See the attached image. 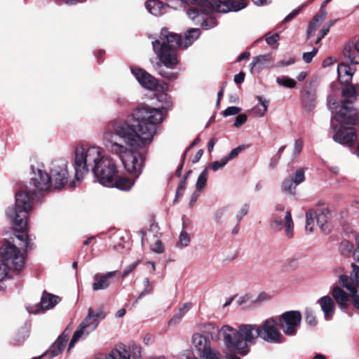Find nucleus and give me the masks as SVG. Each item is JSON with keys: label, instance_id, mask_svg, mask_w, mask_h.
Segmentation results:
<instances>
[{"label": "nucleus", "instance_id": "obj_49", "mask_svg": "<svg viewBox=\"0 0 359 359\" xmlns=\"http://www.w3.org/2000/svg\"><path fill=\"white\" fill-rule=\"evenodd\" d=\"M270 299L271 296L268 293L262 292L258 294L257 298L254 300V302L257 304H261L263 302L269 301Z\"/></svg>", "mask_w": 359, "mask_h": 359}, {"label": "nucleus", "instance_id": "obj_47", "mask_svg": "<svg viewBox=\"0 0 359 359\" xmlns=\"http://www.w3.org/2000/svg\"><path fill=\"white\" fill-rule=\"evenodd\" d=\"M140 261H136L127 266L123 271L122 277H127L132 271H133L140 264Z\"/></svg>", "mask_w": 359, "mask_h": 359}, {"label": "nucleus", "instance_id": "obj_13", "mask_svg": "<svg viewBox=\"0 0 359 359\" xmlns=\"http://www.w3.org/2000/svg\"><path fill=\"white\" fill-rule=\"evenodd\" d=\"M192 344L201 359H220V353L210 347V343L203 335L196 333L192 337Z\"/></svg>", "mask_w": 359, "mask_h": 359}, {"label": "nucleus", "instance_id": "obj_9", "mask_svg": "<svg viewBox=\"0 0 359 359\" xmlns=\"http://www.w3.org/2000/svg\"><path fill=\"white\" fill-rule=\"evenodd\" d=\"M277 318L271 317L264 320L259 325L260 338L264 341L280 344L284 341V337L278 329Z\"/></svg>", "mask_w": 359, "mask_h": 359}, {"label": "nucleus", "instance_id": "obj_57", "mask_svg": "<svg viewBox=\"0 0 359 359\" xmlns=\"http://www.w3.org/2000/svg\"><path fill=\"white\" fill-rule=\"evenodd\" d=\"M300 11V8L292 11L290 13H289L283 20V22L286 23L292 20L294 17H296Z\"/></svg>", "mask_w": 359, "mask_h": 359}, {"label": "nucleus", "instance_id": "obj_33", "mask_svg": "<svg viewBox=\"0 0 359 359\" xmlns=\"http://www.w3.org/2000/svg\"><path fill=\"white\" fill-rule=\"evenodd\" d=\"M276 83L285 88H293L295 87L297 82L293 79L290 78L287 76H280L276 78Z\"/></svg>", "mask_w": 359, "mask_h": 359}, {"label": "nucleus", "instance_id": "obj_29", "mask_svg": "<svg viewBox=\"0 0 359 359\" xmlns=\"http://www.w3.org/2000/svg\"><path fill=\"white\" fill-rule=\"evenodd\" d=\"M316 93L314 90H306L302 95V102L304 107L308 110H312L316 106Z\"/></svg>", "mask_w": 359, "mask_h": 359}, {"label": "nucleus", "instance_id": "obj_14", "mask_svg": "<svg viewBox=\"0 0 359 359\" xmlns=\"http://www.w3.org/2000/svg\"><path fill=\"white\" fill-rule=\"evenodd\" d=\"M212 11L220 13L215 8H212L210 11H205L203 6L201 8H191L187 11V14L190 19L196 20V24H200L205 29H208L216 27L217 25L215 18L208 17V15Z\"/></svg>", "mask_w": 359, "mask_h": 359}, {"label": "nucleus", "instance_id": "obj_10", "mask_svg": "<svg viewBox=\"0 0 359 359\" xmlns=\"http://www.w3.org/2000/svg\"><path fill=\"white\" fill-rule=\"evenodd\" d=\"M302 314L299 311H288L277 318L278 323L283 333L290 337L297 334L302 322Z\"/></svg>", "mask_w": 359, "mask_h": 359}, {"label": "nucleus", "instance_id": "obj_52", "mask_svg": "<svg viewBox=\"0 0 359 359\" xmlns=\"http://www.w3.org/2000/svg\"><path fill=\"white\" fill-rule=\"evenodd\" d=\"M317 52H318V49L314 48L312 50V51L304 53L302 56L303 60L306 63L311 62L312 61V59L313 58V57L317 54Z\"/></svg>", "mask_w": 359, "mask_h": 359}, {"label": "nucleus", "instance_id": "obj_15", "mask_svg": "<svg viewBox=\"0 0 359 359\" xmlns=\"http://www.w3.org/2000/svg\"><path fill=\"white\" fill-rule=\"evenodd\" d=\"M32 169L34 176L32 177L30 184H32L39 191H50L53 187L50 175L41 168H35L32 165Z\"/></svg>", "mask_w": 359, "mask_h": 359}, {"label": "nucleus", "instance_id": "obj_4", "mask_svg": "<svg viewBox=\"0 0 359 359\" xmlns=\"http://www.w3.org/2000/svg\"><path fill=\"white\" fill-rule=\"evenodd\" d=\"M346 85L341 90L344 99L341 102L340 109L331 117L330 130L334 133L333 140L336 142L351 146L355 141L357 135L354 131H347V129L351 130L359 123V109L352 106L359 93L355 86L350 83Z\"/></svg>", "mask_w": 359, "mask_h": 359}, {"label": "nucleus", "instance_id": "obj_46", "mask_svg": "<svg viewBox=\"0 0 359 359\" xmlns=\"http://www.w3.org/2000/svg\"><path fill=\"white\" fill-rule=\"evenodd\" d=\"M303 148V141L301 139L295 140L294 149H293V157L297 158L301 153Z\"/></svg>", "mask_w": 359, "mask_h": 359}, {"label": "nucleus", "instance_id": "obj_61", "mask_svg": "<svg viewBox=\"0 0 359 359\" xmlns=\"http://www.w3.org/2000/svg\"><path fill=\"white\" fill-rule=\"evenodd\" d=\"M357 248L353 252V257L355 261L359 264V236L356 238Z\"/></svg>", "mask_w": 359, "mask_h": 359}, {"label": "nucleus", "instance_id": "obj_43", "mask_svg": "<svg viewBox=\"0 0 359 359\" xmlns=\"http://www.w3.org/2000/svg\"><path fill=\"white\" fill-rule=\"evenodd\" d=\"M292 180H294L295 186H297L298 184L303 182L305 180L304 169L299 168L297 170L294 174V179Z\"/></svg>", "mask_w": 359, "mask_h": 359}, {"label": "nucleus", "instance_id": "obj_50", "mask_svg": "<svg viewBox=\"0 0 359 359\" xmlns=\"http://www.w3.org/2000/svg\"><path fill=\"white\" fill-rule=\"evenodd\" d=\"M186 187H187L186 178H182L178 185V187H177V189L176 191V198L182 196V195L184 192V190L186 189Z\"/></svg>", "mask_w": 359, "mask_h": 359}, {"label": "nucleus", "instance_id": "obj_5", "mask_svg": "<svg viewBox=\"0 0 359 359\" xmlns=\"http://www.w3.org/2000/svg\"><path fill=\"white\" fill-rule=\"evenodd\" d=\"M201 31L191 28L187 31L184 38L180 35L163 28L158 39L152 41L153 50L160 62L168 69H174L179 64L176 49H185L198 38Z\"/></svg>", "mask_w": 359, "mask_h": 359}, {"label": "nucleus", "instance_id": "obj_42", "mask_svg": "<svg viewBox=\"0 0 359 359\" xmlns=\"http://www.w3.org/2000/svg\"><path fill=\"white\" fill-rule=\"evenodd\" d=\"M245 147V145H240L232 149L228 155L224 157L226 159V161L229 162L230 160L235 158Z\"/></svg>", "mask_w": 359, "mask_h": 359}, {"label": "nucleus", "instance_id": "obj_11", "mask_svg": "<svg viewBox=\"0 0 359 359\" xmlns=\"http://www.w3.org/2000/svg\"><path fill=\"white\" fill-rule=\"evenodd\" d=\"M50 172L52 187L55 189H60L64 187L67 183L69 177L67 161L62 158L53 161Z\"/></svg>", "mask_w": 359, "mask_h": 359}, {"label": "nucleus", "instance_id": "obj_30", "mask_svg": "<svg viewBox=\"0 0 359 359\" xmlns=\"http://www.w3.org/2000/svg\"><path fill=\"white\" fill-rule=\"evenodd\" d=\"M326 15V12L322 11L320 13L316 15L310 22L307 29V37L310 38L317 29L320 22H323Z\"/></svg>", "mask_w": 359, "mask_h": 359}, {"label": "nucleus", "instance_id": "obj_18", "mask_svg": "<svg viewBox=\"0 0 359 359\" xmlns=\"http://www.w3.org/2000/svg\"><path fill=\"white\" fill-rule=\"evenodd\" d=\"M117 271H110L106 273H96L93 276V283L92 288L95 291L105 290L109 287L111 283V279L116 275Z\"/></svg>", "mask_w": 359, "mask_h": 359}, {"label": "nucleus", "instance_id": "obj_48", "mask_svg": "<svg viewBox=\"0 0 359 359\" xmlns=\"http://www.w3.org/2000/svg\"><path fill=\"white\" fill-rule=\"evenodd\" d=\"M249 210V206L247 204H244L236 215V220L238 224L241 222L243 217L245 216Z\"/></svg>", "mask_w": 359, "mask_h": 359}, {"label": "nucleus", "instance_id": "obj_60", "mask_svg": "<svg viewBox=\"0 0 359 359\" xmlns=\"http://www.w3.org/2000/svg\"><path fill=\"white\" fill-rule=\"evenodd\" d=\"M245 79V74L243 72H240L234 76V82L237 84H240L244 81Z\"/></svg>", "mask_w": 359, "mask_h": 359}, {"label": "nucleus", "instance_id": "obj_6", "mask_svg": "<svg viewBox=\"0 0 359 359\" xmlns=\"http://www.w3.org/2000/svg\"><path fill=\"white\" fill-rule=\"evenodd\" d=\"M218 334L227 351L243 356L250 352L248 344H255L260 337L259 325L255 324H242L238 329L225 325L219 330Z\"/></svg>", "mask_w": 359, "mask_h": 359}, {"label": "nucleus", "instance_id": "obj_32", "mask_svg": "<svg viewBox=\"0 0 359 359\" xmlns=\"http://www.w3.org/2000/svg\"><path fill=\"white\" fill-rule=\"evenodd\" d=\"M317 214V211H314L313 209L309 210L306 212V226L305 229L306 231L312 232L315 226V219Z\"/></svg>", "mask_w": 359, "mask_h": 359}, {"label": "nucleus", "instance_id": "obj_12", "mask_svg": "<svg viewBox=\"0 0 359 359\" xmlns=\"http://www.w3.org/2000/svg\"><path fill=\"white\" fill-rule=\"evenodd\" d=\"M99 325V320L94 316V311L92 308L88 309V315L79 325L75 331L69 344V349L74 347V344L83 336H88L90 332L95 330Z\"/></svg>", "mask_w": 359, "mask_h": 359}, {"label": "nucleus", "instance_id": "obj_56", "mask_svg": "<svg viewBox=\"0 0 359 359\" xmlns=\"http://www.w3.org/2000/svg\"><path fill=\"white\" fill-rule=\"evenodd\" d=\"M279 40V34L278 33H275L270 36L266 37V42L267 44L271 46L274 44Z\"/></svg>", "mask_w": 359, "mask_h": 359}, {"label": "nucleus", "instance_id": "obj_20", "mask_svg": "<svg viewBox=\"0 0 359 359\" xmlns=\"http://www.w3.org/2000/svg\"><path fill=\"white\" fill-rule=\"evenodd\" d=\"M68 339V334L64 332L48 350L46 355L49 358H53L62 353Z\"/></svg>", "mask_w": 359, "mask_h": 359}, {"label": "nucleus", "instance_id": "obj_2", "mask_svg": "<svg viewBox=\"0 0 359 359\" xmlns=\"http://www.w3.org/2000/svg\"><path fill=\"white\" fill-rule=\"evenodd\" d=\"M32 194L30 191H18L15 194L14 207L8 208L6 212L7 217L19 230H15L12 241L6 240L0 247V259L11 270L20 271L25 266V254L13 243L18 239V245L27 250L32 248L31 240L27 234V224L28 214L32 209Z\"/></svg>", "mask_w": 359, "mask_h": 359}, {"label": "nucleus", "instance_id": "obj_35", "mask_svg": "<svg viewBox=\"0 0 359 359\" xmlns=\"http://www.w3.org/2000/svg\"><path fill=\"white\" fill-rule=\"evenodd\" d=\"M158 74L163 77L164 79H167L169 81H175L177 79L178 74L177 72H173L169 70H167L162 67V66L159 65L158 67Z\"/></svg>", "mask_w": 359, "mask_h": 359}, {"label": "nucleus", "instance_id": "obj_62", "mask_svg": "<svg viewBox=\"0 0 359 359\" xmlns=\"http://www.w3.org/2000/svg\"><path fill=\"white\" fill-rule=\"evenodd\" d=\"M201 191H198L197 189L193 193L190 199V205H192L198 199L200 192Z\"/></svg>", "mask_w": 359, "mask_h": 359}, {"label": "nucleus", "instance_id": "obj_38", "mask_svg": "<svg viewBox=\"0 0 359 359\" xmlns=\"http://www.w3.org/2000/svg\"><path fill=\"white\" fill-rule=\"evenodd\" d=\"M353 244L346 240L342 241L339 245L340 252L344 256H349L353 251Z\"/></svg>", "mask_w": 359, "mask_h": 359}, {"label": "nucleus", "instance_id": "obj_53", "mask_svg": "<svg viewBox=\"0 0 359 359\" xmlns=\"http://www.w3.org/2000/svg\"><path fill=\"white\" fill-rule=\"evenodd\" d=\"M248 117L244 114H238L235 120L234 126L236 128H239L242 125H243L247 121Z\"/></svg>", "mask_w": 359, "mask_h": 359}, {"label": "nucleus", "instance_id": "obj_27", "mask_svg": "<svg viewBox=\"0 0 359 359\" xmlns=\"http://www.w3.org/2000/svg\"><path fill=\"white\" fill-rule=\"evenodd\" d=\"M60 298L58 296L53 295L44 292L41 296L40 306L43 310L53 309L59 303Z\"/></svg>", "mask_w": 359, "mask_h": 359}, {"label": "nucleus", "instance_id": "obj_8", "mask_svg": "<svg viewBox=\"0 0 359 359\" xmlns=\"http://www.w3.org/2000/svg\"><path fill=\"white\" fill-rule=\"evenodd\" d=\"M351 267L350 275L343 274L339 276V283L349 292L354 307L359 309V295L357 294L359 287V266L352 263Z\"/></svg>", "mask_w": 359, "mask_h": 359}, {"label": "nucleus", "instance_id": "obj_36", "mask_svg": "<svg viewBox=\"0 0 359 359\" xmlns=\"http://www.w3.org/2000/svg\"><path fill=\"white\" fill-rule=\"evenodd\" d=\"M295 184L292 179H286L283 182V191L288 194L294 195L296 189Z\"/></svg>", "mask_w": 359, "mask_h": 359}, {"label": "nucleus", "instance_id": "obj_64", "mask_svg": "<svg viewBox=\"0 0 359 359\" xmlns=\"http://www.w3.org/2000/svg\"><path fill=\"white\" fill-rule=\"evenodd\" d=\"M203 154V149H199L197 153L196 154V155L194 156L193 160H192V162L194 163H197L200 158H201L202 155Z\"/></svg>", "mask_w": 359, "mask_h": 359}, {"label": "nucleus", "instance_id": "obj_41", "mask_svg": "<svg viewBox=\"0 0 359 359\" xmlns=\"http://www.w3.org/2000/svg\"><path fill=\"white\" fill-rule=\"evenodd\" d=\"M190 243V237L188 233L185 231H182L179 236L178 246L180 248L187 247Z\"/></svg>", "mask_w": 359, "mask_h": 359}, {"label": "nucleus", "instance_id": "obj_24", "mask_svg": "<svg viewBox=\"0 0 359 359\" xmlns=\"http://www.w3.org/2000/svg\"><path fill=\"white\" fill-rule=\"evenodd\" d=\"M332 295L341 310L347 308L349 297L341 287L334 286L332 290Z\"/></svg>", "mask_w": 359, "mask_h": 359}, {"label": "nucleus", "instance_id": "obj_28", "mask_svg": "<svg viewBox=\"0 0 359 359\" xmlns=\"http://www.w3.org/2000/svg\"><path fill=\"white\" fill-rule=\"evenodd\" d=\"M313 210L314 211H317L316 219L317 220L318 225L323 232H326L327 230V223L329 218V212L327 208L326 207H322L317 208Z\"/></svg>", "mask_w": 359, "mask_h": 359}, {"label": "nucleus", "instance_id": "obj_34", "mask_svg": "<svg viewBox=\"0 0 359 359\" xmlns=\"http://www.w3.org/2000/svg\"><path fill=\"white\" fill-rule=\"evenodd\" d=\"M305 321L309 326L315 327L317 325L316 317L314 311L309 308L304 311Z\"/></svg>", "mask_w": 359, "mask_h": 359}, {"label": "nucleus", "instance_id": "obj_1", "mask_svg": "<svg viewBox=\"0 0 359 359\" xmlns=\"http://www.w3.org/2000/svg\"><path fill=\"white\" fill-rule=\"evenodd\" d=\"M163 121L160 109L149 106L137 108L126 120L109 123L104 133L106 147L118 156L125 169L137 179L142 174L146 153L133 151V148L148 147L156 133V126Z\"/></svg>", "mask_w": 359, "mask_h": 359}, {"label": "nucleus", "instance_id": "obj_22", "mask_svg": "<svg viewBox=\"0 0 359 359\" xmlns=\"http://www.w3.org/2000/svg\"><path fill=\"white\" fill-rule=\"evenodd\" d=\"M135 178L130 179V177L124 175H118L113 178V184L109 187H116V189L128 191H130L135 184Z\"/></svg>", "mask_w": 359, "mask_h": 359}, {"label": "nucleus", "instance_id": "obj_63", "mask_svg": "<svg viewBox=\"0 0 359 359\" xmlns=\"http://www.w3.org/2000/svg\"><path fill=\"white\" fill-rule=\"evenodd\" d=\"M94 316L99 320V321L106 317V314L102 310H99L96 313L94 311Z\"/></svg>", "mask_w": 359, "mask_h": 359}, {"label": "nucleus", "instance_id": "obj_51", "mask_svg": "<svg viewBox=\"0 0 359 359\" xmlns=\"http://www.w3.org/2000/svg\"><path fill=\"white\" fill-rule=\"evenodd\" d=\"M9 269L10 268L0 259V281L5 278Z\"/></svg>", "mask_w": 359, "mask_h": 359}, {"label": "nucleus", "instance_id": "obj_21", "mask_svg": "<svg viewBox=\"0 0 359 359\" xmlns=\"http://www.w3.org/2000/svg\"><path fill=\"white\" fill-rule=\"evenodd\" d=\"M355 72V68L344 62L338 65L337 74L339 80L343 84H349L352 81V76Z\"/></svg>", "mask_w": 359, "mask_h": 359}, {"label": "nucleus", "instance_id": "obj_25", "mask_svg": "<svg viewBox=\"0 0 359 359\" xmlns=\"http://www.w3.org/2000/svg\"><path fill=\"white\" fill-rule=\"evenodd\" d=\"M147 10L153 15L159 16L166 11V7L158 0H149L145 3Z\"/></svg>", "mask_w": 359, "mask_h": 359}, {"label": "nucleus", "instance_id": "obj_59", "mask_svg": "<svg viewBox=\"0 0 359 359\" xmlns=\"http://www.w3.org/2000/svg\"><path fill=\"white\" fill-rule=\"evenodd\" d=\"M191 306L192 305L191 303H185L182 307L179 309L178 311L184 316V315L191 309Z\"/></svg>", "mask_w": 359, "mask_h": 359}, {"label": "nucleus", "instance_id": "obj_7", "mask_svg": "<svg viewBox=\"0 0 359 359\" xmlns=\"http://www.w3.org/2000/svg\"><path fill=\"white\" fill-rule=\"evenodd\" d=\"M270 226L272 229L276 231H280L285 229V236L291 238L294 233V223L290 211L285 210L283 205H277L273 212Z\"/></svg>", "mask_w": 359, "mask_h": 359}, {"label": "nucleus", "instance_id": "obj_54", "mask_svg": "<svg viewBox=\"0 0 359 359\" xmlns=\"http://www.w3.org/2000/svg\"><path fill=\"white\" fill-rule=\"evenodd\" d=\"M294 63V60L293 58H289L287 60H283L278 62L276 65H271V67H285L289 66Z\"/></svg>", "mask_w": 359, "mask_h": 359}, {"label": "nucleus", "instance_id": "obj_3", "mask_svg": "<svg viewBox=\"0 0 359 359\" xmlns=\"http://www.w3.org/2000/svg\"><path fill=\"white\" fill-rule=\"evenodd\" d=\"M93 164L92 171L95 180L104 187L113 184V178L118 174L115 161L102 154L99 147H90L85 149L83 147H76L74 168L76 180L82 179L89 171V166Z\"/></svg>", "mask_w": 359, "mask_h": 359}, {"label": "nucleus", "instance_id": "obj_17", "mask_svg": "<svg viewBox=\"0 0 359 359\" xmlns=\"http://www.w3.org/2000/svg\"><path fill=\"white\" fill-rule=\"evenodd\" d=\"M159 226L157 224L153 223L151 224L149 230L146 233H143L142 236V242L143 243L145 240H153L154 242V245L151 246L152 251L161 253L163 252V247L162 243L159 240Z\"/></svg>", "mask_w": 359, "mask_h": 359}, {"label": "nucleus", "instance_id": "obj_44", "mask_svg": "<svg viewBox=\"0 0 359 359\" xmlns=\"http://www.w3.org/2000/svg\"><path fill=\"white\" fill-rule=\"evenodd\" d=\"M227 163L228 162L226 161V159L223 157L220 161L211 163L209 165V168L213 171H217L219 169H222Z\"/></svg>", "mask_w": 359, "mask_h": 359}, {"label": "nucleus", "instance_id": "obj_37", "mask_svg": "<svg viewBox=\"0 0 359 359\" xmlns=\"http://www.w3.org/2000/svg\"><path fill=\"white\" fill-rule=\"evenodd\" d=\"M208 180V168H205L198 176L196 182V189L202 191L206 185Z\"/></svg>", "mask_w": 359, "mask_h": 359}, {"label": "nucleus", "instance_id": "obj_55", "mask_svg": "<svg viewBox=\"0 0 359 359\" xmlns=\"http://www.w3.org/2000/svg\"><path fill=\"white\" fill-rule=\"evenodd\" d=\"M184 316L182 314H181L180 313H179V311H177V313H176L173 316L172 318L169 320L168 323L169 325H175L178 323H180L182 319L183 318Z\"/></svg>", "mask_w": 359, "mask_h": 359}, {"label": "nucleus", "instance_id": "obj_45", "mask_svg": "<svg viewBox=\"0 0 359 359\" xmlns=\"http://www.w3.org/2000/svg\"><path fill=\"white\" fill-rule=\"evenodd\" d=\"M241 111V108L236 106L227 107L222 113L223 116L226 117L229 116L236 115Z\"/></svg>", "mask_w": 359, "mask_h": 359}, {"label": "nucleus", "instance_id": "obj_26", "mask_svg": "<svg viewBox=\"0 0 359 359\" xmlns=\"http://www.w3.org/2000/svg\"><path fill=\"white\" fill-rule=\"evenodd\" d=\"M344 56L351 64H359V50L357 44H348L344 48Z\"/></svg>", "mask_w": 359, "mask_h": 359}, {"label": "nucleus", "instance_id": "obj_31", "mask_svg": "<svg viewBox=\"0 0 359 359\" xmlns=\"http://www.w3.org/2000/svg\"><path fill=\"white\" fill-rule=\"evenodd\" d=\"M257 100L260 106H255L252 109V112L257 116H264L266 113L269 104V100H266L262 96H258Z\"/></svg>", "mask_w": 359, "mask_h": 359}, {"label": "nucleus", "instance_id": "obj_23", "mask_svg": "<svg viewBox=\"0 0 359 359\" xmlns=\"http://www.w3.org/2000/svg\"><path fill=\"white\" fill-rule=\"evenodd\" d=\"M271 61L272 55L270 53L256 56L250 64V70L252 72L254 69H257L260 71L264 68L272 67L270 65Z\"/></svg>", "mask_w": 359, "mask_h": 359}, {"label": "nucleus", "instance_id": "obj_39", "mask_svg": "<svg viewBox=\"0 0 359 359\" xmlns=\"http://www.w3.org/2000/svg\"><path fill=\"white\" fill-rule=\"evenodd\" d=\"M143 284L144 286V290L139 294L137 296V298L135 301V303L137 302L139 299L142 298L147 294H149L153 292V287L150 284L149 279L148 278H144L143 280Z\"/></svg>", "mask_w": 359, "mask_h": 359}, {"label": "nucleus", "instance_id": "obj_16", "mask_svg": "<svg viewBox=\"0 0 359 359\" xmlns=\"http://www.w3.org/2000/svg\"><path fill=\"white\" fill-rule=\"evenodd\" d=\"M131 72L140 84L150 90H156L158 87V81L152 75L139 67H131Z\"/></svg>", "mask_w": 359, "mask_h": 359}, {"label": "nucleus", "instance_id": "obj_40", "mask_svg": "<svg viewBox=\"0 0 359 359\" xmlns=\"http://www.w3.org/2000/svg\"><path fill=\"white\" fill-rule=\"evenodd\" d=\"M337 97L334 95H330L327 97V104L329 109L331 110L332 112L334 111V110H335L334 114H333L332 117L334 116L336 114V112L338 111L340 109V105H337Z\"/></svg>", "mask_w": 359, "mask_h": 359}, {"label": "nucleus", "instance_id": "obj_19", "mask_svg": "<svg viewBox=\"0 0 359 359\" xmlns=\"http://www.w3.org/2000/svg\"><path fill=\"white\" fill-rule=\"evenodd\" d=\"M317 304L320 305L326 320H330L335 312V304L333 299L328 295L320 297Z\"/></svg>", "mask_w": 359, "mask_h": 359}, {"label": "nucleus", "instance_id": "obj_58", "mask_svg": "<svg viewBox=\"0 0 359 359\" xmlns=\"http://www.w3.org/2000/svg\"><path fill=\"white\" fill-rule=\"evenodd\" d=\"M330 26H323L322 29L320 32L319 36L316 40V43H319L320 41L329 32Z\"/></svg>", "mask_w": 359, "mask_h": 359}]
</instances>
